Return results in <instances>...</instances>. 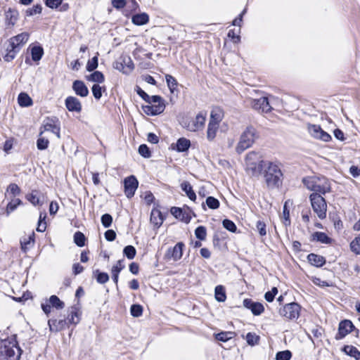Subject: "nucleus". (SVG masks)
Returning <instances> with one entry per match:
<instances>
[{"label":"nucleus","instance_id":"obj_1","mask_svg":"<svg viewBox=\"0 0 360 360\" xmlns=\"http://www.w3.org/2000/svg\"><path fill=\"white\" fill-rule=\"evenodd\" d=\"M264 177L266 186L269 188L279 187L282 183L283 173L278 163L268 161L264 167Z\"/></svg>","mask_w":360,"mask_h":360},{"label":"nucleus","instance_id":"obj_2","mask_svg":"<svg viewBox=\"0 0 360 360\" xmlns=\"http://www.w3.org/2000/svg\"><path fill=\"white\" fill-rule=\"evenodd\" d=\"M268 161H264L262 156L256 152H250L245 158V167L247 172L253 176H258L266 167Z\"/></svg>","mask_w":360,"mask_h":360},{"label":"nucleus","instance_id":"obj_3","mask_svg":"<svg viewBox=\"0 0 360 360\" xmlns=\"http://www.w3.org/2000/svg\"><path fill=\"white\" fill-rule=\"evenodd\" d=\"M302 182L309 190L322 196L331 189L330 181L324 176H307L303 179Z\"/></svg>","mask_w":360,"mask_h":360},{"label":"nucleus","instance_id":"obj_4","mask_svg":"<svg viewBox=\"0 0 360 360\" xmlns=\"http://www.w3.org/2000/svg\"><path fill=\"white\" fill-rule=\"evenodd\" d=\"M21 349L17 343L9 340H0V360H19Z\"/></svg>","mask_w":360,"mask_h":360},{"label":"nucleus","instance_id":"obj_5","mask_svg":"<svg viewBox=\"0 0 360 360\" xmlns=\"http://www.w3.org/2000/svg\"><path fill=\"white\" fill-rule=\"evenodd\" d=\"M207 113L199 112L195 117L184 118L181 122L184 128L191 132H196L204 129Z\"/></svg>","mask_w":360,"mask_h":360},{"label":"nucleus","instance_id":"obj_6","mask_svg":"<svg viewBox=\"0 0 360 360\" xmlns=\"http://www.w3.org/2000/svg\"><path fill=\"white\" fill-rule=\"evenodd\" d=\"M257 138V131L253 127H248L241 134L240 140L236 148L238 153H242L243 151L252 146Z\"/></svg>","mask_w":360,"mask_h":360},{"label":"nucleus","instance_id":"obj_7","mask_svg":"<svg viewBox=\"0 0 360 360\" xmlns=\"http://www.w3.org/2000/svg\"><path fill=\"white\" fill-rule=\"evenodd\" d=\"M313 211L316 214L318 217L323 219L326 217L327 204L324 198L318 193H312L309 195Z\"/></svg>","mask_w":360,"mask_h":360},{"label":"nucleus","instance_id":"obj_8","mask_svg":"<svg viewBox=\"0 0 360 360\" xmlns=\"http://www.w3.org/2000/svg\"><path fill=\"white\" fill-rule=\"evenodd\" d=\"M160 100L156 102L148 103V105L143 106V112L148 115H157L162 113L165 109L164 100L159 96Z\"/></svg>","mask_w":360,"mask_h":360},{"label":"nucleus","instance_id":"obj_9","mask_svg":"<svg viewBox=\"0 0 360 360\" xmlns=\"http://www.w3.org/2000/svg\"><path fill=\"white\" fill-rule=\"evenodd\" d=\"M300 306L296 302L287 304L279 311L281 316L291 320L297 319L300 316Z\"/></svg>","mask_w":360,"mask_h":360},{"label":"nucleus","instance_id":"obj_10","mask_svg":"<svg viewBox=\"0 0 360 360\" xmlns=\"http://www.w3.org/2000/svg\"><path fill=\"white\" fill-rule=\"evenodd\" d=\"M19 51L18 47H15L14 45L8 40L4 44L3 48L0 51V56L4 61L11 62L15 58Z\"/></svg>","mask_w":360,"mask_h":360},{"label":"nucleus","instance_id":"obj_11","mask_svg":"<svg viewBox=\"0 0 360 360\" xmlns=\"http://www.w3.org/2000/svg\"><path fill=\"white\" fill-rule=\"evenodd\" d=\"M58 120L56 118L47 117L44 120L42 126L40 127L41 135L46 131H51L56 134L59 139L60 137V128L57 124Z\"/></svg>","mask_w":360,"mask_h":360},{"label":"nucleus","instance_id":"obj_12","mask_svg":"<svg viewBox=\"0 0 360 360\" xmlns=\"http://www.w3.org/2000/svg\"><path fill=\"white\" fill-rule=\"evenodd\" d=\"M124 193L128 198L134 196L139 185V182L134 176L127 177L124 181Z\"/></svg>","mask_w":360,"mask_h":360},{"label":"nucleus","instance_id":"obj_13","mask_svg":"<svg viewBox=\"0 0 360 360\" xmlns=\"http://www.w3.org/2000/svg\"><path fill=\"white\" fill-rule=\"evenodd\" d=\"M355 327L351 321L346 319L340 321L338 326V332L335 335V339L339 340L344 338Z\"/></svg>","mask_w":360,"mask_h":360},{"label":"nucleus","instance_id":"obj_14","mask_svg":"<svg viewBox=\"0 0 360 360\" xmlns=\"http://www.w3.org/2000/svg\"><path fill=\"white\" fill-rule=\"evenodd\" d=\"M184 248V244L182 242L177 243L174 248L167 250L165 257L174 262L179 260L182 257Z\"/></svg>","mask_w":360,"mask_h":360},{"label":"nucleus","instance_id":"obj_15","mask_svg":"<svg viewBox=\"0 0 360 360\" xmlns=\"http://www.w3.org/2000/svg\"><path fill=\"white\" fill-rule=\"evenodd\" d=\"M250 104L254 109L261 111L262 112H268L271 110L267 97L264 96L258 99H252Z\"/></svg>","mask_w":360,"mask_h":360},{"label":"nucleus","instance_id":"obj_16","mask_svg":"<svg viewBox=\"0 0 360 360\" xmlns=\"http://www.w3.org/2000/svg\"><path fill=\"white\" fill-rule=\"evenodd\" d=\"M65 105L68 111L79 113L82 110L80 101L75 96H68L65 100Z\"/></svg>","mask_w":360,"mask_h":360},{"label":"nucleus","instance_id":"obj_17","mask_svg":"<svg viewBox=\"0 0 360 360\" xmlns=\"http://www.w3.org/2000/svg\"><path fill=\"white\" fill-rule=\"evenodd\" d=\"M243 306L250 309L255 316H259L264 311V307L262 303L254 302L250 299H245Z\"/></svg>","mask_w":360,"mask_h":360},{"label":"nucleus","instance_id":"obj_18","mask_svg":"<svg viewBox=\"0 0 360 360\" xmlns=\"http://www.w3.org/2000/svg\"><path fill=\"white\" fill-rule=\"evenodd\" d=\"M29 34L27 32H22L15 37H13L8 39V41L18 47V50L20 51L22 46L29 39Z\"/></svg>","mask_w":360,"mask_h":360},{"label":"nucleus","instance_id":"obj_19","mask_svg":"<svg viewBox=\"0 0 360 360\" xmlns=\"http://www.w3.org/2000/svg\"><path fill=\"white\" fill-rule=\"evenodd\" d=\"M72 89L75 93L81 97H86L89 94V89L84 82L75 80L72 84Z\"/></svg>","mask_w":360,"mask_h":360},{"label":"nucleus","instance_id":"obj_20","mask_svg":"<svg viewBox=\"0 0 360 360\" xmlns=\"http://www.w3.org/2000/svg\"><path fill=\"white\" fill-rule=\"evenodd\" d=\"M48 325L50 330L53 332L60 331L68 326V321L65 319H49Z\"/></svg>","mask_w":360,"mask_h":360},{"label":"nucleus","instance_id":"obj_21","mask_svg":"<svg viewBox=\"0 0 360 360\" xmlns=\"http://www.w3.org/2000/svg\"><path fill=\"white\" fill-rule=\"evenodd\" d=\"M6 23L8 26H14L18 20V12L17 10L9 8L5 13Z\"/></svg>","mask_w":360,"mask_h":360},{"label":"nucleus","instance_id":"obj_22","mask_svg":"<svg viewBox=\"0 0 360 360\" xmlns=\"http://www.w3.org/2000/svg\"><path fill=\"white\" fill-rule=\"evenodd\" d=\"M150 222L156 228H159L163 222V217L161 212L158 209H153L150 214Z\"/></svg>","mask_w":360,"mask_h":360},{"label":"nucleus","instance_id":"obj_23","mask_svg":"<svg viewBox=\"0 0 360 360\" xmlns=\"http://www.w3.org/2000/svg\"><path fill=\"white\" fill-rule=\"evenodd\" d=\"M223 117L224 112L222 109L219 107H215L211 111L210 122L219 124Z\"/></svg>","mask_w":360,"mask_h":360},{"label":"nucleus","instance_id":"obj_24","mask_svg":"<svg viewBox=\"0 0 360 360\" xmlns=\"http://www.w3.org/2000/svg\"><path fill=\"white\" fill-rule=\"evenodd\" d=\"M68 320V325L69 324H74L76 325L79 322V309L75 307H71V309L70 311V314L68 316L67 318Z\"/></svg>","mask_w":360,"mask_h":360},{"label":"nucleus","instance_id":"obj_25","mask_svg":"<svg viewBox=\"0 0 360 360\" xmlns=\"http://www.w3.org/2000/svg\"><path fill=\"white\" fill-rule=\"evenodd\" d=\"M307 259L311 264L317 267L322 266L326 262L323 257L313 253L309 254Z\"/></svg>","mask_w":360,"mask_h":360},{"label":"nucleus","instance_id":"obj_26","mask_svg":"<svg viewBox=\"0 0 360 360\" xmlns=\"http://www.w3.org/2000/svg\"><path fill=\"white\" fill-rule=\"evenodd\" d=\"M191 146V141L186 138H180L176 143V150L178 152H186Z\"/></svg>","mask_w":360,"mask_h":360},{"label":"nucleus","instance_id":"obj_27","mask_svg":"<svg viewBox=\"0 0 360 360\" xmlns=\"http://www.w3.org/2000/svg\"><path fill=\"white\" fill-rule=\"evenodd\" d=\"M136 91L137 94L141 97L146 103L156 102L160 100L159 96H149L141 87L136 86Z\"/></svg>","mask_w":360,"mask_h":360},{"label":"nucleus","instance_id":"obj_28","mask_svg":"<svg viewBox=\"0 0 360 360\" xmlns=\"http://www.w3.org/2000/svg\"><path fill=\"white\" fill-rule=\"evenodd\" d=\"M311 240L313 241L320 242L324 244H329L331 243V238H330L325 233L323 232H315L311 235Z\"/></svg>","mask_w":360,"mask_h":360},{"label":"nucleus","instance_id":"obj_29","mask_svg":"<svg viewBox=\"0 0 360 360\" xmlns=\"http://www.w3.org/2000/svg\"><path fill=\"white\" fill-rule=\"evenodd\" d=\"M219 124H218L209 122L207 129V139L208 141H212L214 139L219 129Z\"/></svg>","mask_w":360,"mask_h":360},{"label":"nucleus","instance_id":"obj_30","mask_svg":"<svg viewBox=\"0 0 360 360\" xmlns=\"http://www.w3.org/2000/svg\"><path fill=\"white\" fill-rule=\"evenodd\" d=\"M132 22L136 25H143L146 24L149 20V17L146 13L134 15L132 17Z\"/></svg>","mask_w":360,"mask_h":360},{"label":"nucleus","instance_id":"obj_31","mask_svg":"<svg viewBox=\"0 0 360 360\" xmlns=\"http://www.w3.org/2000/svg\"><path fill=\"white\" fill-rule=\"evenodd\" d=\"M181 189L186 193V195L190 200L195 201L196 199V195L193 190V188L189 182L184 181L181 185Z\"/></svg>","mask_w":360,"mask_h":360},{"label":"nucleus","instance_id":"obj_32","mask_svg":"<svg viewBox=\"0 0 360 360\" xmlns=\"http://www.w3.org/2000/svg\"><path fill=\"white\" fill-rule=\"evenodd\" d=\"M18 102L21 107H29L32 105V98L25 93H20L18 95Z\"/></svg>","mask_w":360,"mask_h":360},{"label":"nucleus","instance_id":"obj_33","mask_svg":"<svg viewBox=\"0 0 360 360\" xmlns=\"http://www.w3.org/2000/svg\"><path fill=\"white\" fill-rule=\"evenodd\" d=\"M34 233L27 237L23 238L20 240L21 248L24 252H26L34 244Z\"/></svg>","mask_w":360,"mask_h":360},{"label":"nucleus","instance_id":"obj_34","mask_svg":"<svg viewBox=\"0 0 360 360\" xmlns=\"http://www.w3.org/2000/svg\"><path fill=\"white\" fill-rule=\"evenodd\" d=\"M93 274L98 283L104 284L109 281L108 274L105 272H101L98 269L94 271Z\"/></svg>","mask_w":360,"mask_h":360},{"label":"nucleus","instance_id":"obj_35","mask_svg":"<svg viewBox=\"0 0 360 360\" xmlns=\"http://www.w3.org/2000/svg\"><path fill=\"white\" fill-rule=\"evenodd\" d=\"M31 54H32V59L34 61H39L41 58V57L44 54V50H43L42 47H41L39 46H35L32 48Z\"/></svg>","mask_w":360,"mask_h":360},{"label":"nucleus","instance_id":"obj_36","mask_svg":"<svg viewBox=\"0 0 360 360\" xmlns=\"http://www.w3.org/2000/svg\"><path fill=\"white\" fill-rule=\"evenodd\" d=\"M26 199L34 206L41 204L39 193L37 191H32L31 193L27 194Z\"/></svg>","mask_w":360,"mask_h":360},{"label":"nucleus","instance_id":"obj_37","mask_svg":"<svg viewBox=\"0 0 360 360\" xmlns=\"http://www.w3.org/2000/svg\"><path fill=\"white\" fill-rule=\"evenodd\" d=\"M22 204V201L19 198H12L6 206V214L8 216L13 212L18 205Z\"/></svg>","mask_w":360,"mask_h":360},{"label":"nucleus","instance_id":"obj_38","mask_svg":"<svg viewBox=\"0 0 360 360\" xmlns=\"http://www.w3.org/2000/svg\"><path fill=\"white\" fill-rule=\"evenodd\" d=\"M49 144V141L48 138L43 136L41 135V132H39V138L37 141V147L39 150H43L48 148Z\"/></svg>","mask_w":360,"mask_h":360},{"label":"nucleus","instance_id":"obj_39","mask_svg":"<svg viewBox=\"0 0 360 360\" xmlns=\"http://www.w3.org/2000/svg\"><path fill=\"white\" fill-rule=\"evenodd\" d=\"M215 298L218 302H224L226 300V292L222 285H217L215 288Z\"/></svg>","mask_w":360,"mask_h":360},{"label":"nucleus","instance_id":"obj_40","mask_svg":"<svg viewBox=\"0 0 360 360\" xmlns=\"http://www.w3.org/2000/svg\"><path fill=\"white\" fill-rule=\"evenodd\" d=\"M308 131L312 136L319 139L323 130L319 125L309 124L308 126Z\"/></svg>","mask_w":360,"mask_h":360},{"label":"nucleus","instance_id":"obj_41","mask_svg":"<svg viewBox=\"0 0 360 360\" xmlns=\"http://www.w3.org/2000/svg\"><path fill=\"white\" fill-rule=\"evenodd\" d=\"M51 307L57 309H61L65 307V304L56 295H51L48 300Z\"/></svg>","mask_w":360,"mask_h":360},{"label":"nucleus","instance_id":"obj_42","mask_svg":"<svg viewBox=\"0 0 360 360\" xmlns=\"http://www.w3.org/2000/svg\"><path fill=\"white\" fill-rule=\"evenodd\" d=\"M6 192L11 195V198H15V197L20 193V188L15 184H11L8 185Z\"/></svg>","mask_w":360,"mask_h":360},{"label":"nucleus","instance_id":"obj_43","mask_svg":"<svg viewBox=\"0 0 360 360\" xmlns=\"http://www.w3.org/2000/svg\"><path fill=\"white\" fill-rule=\"evenodd\" d=\"M87 79L94 82L102 83L104 82L105 78L102 72L95 71L87 77Z\"/></svg>","mask_w":360,"mask_h":360},{"label":"nucleus","instance_id":"obj_44","mask_svg":"<svg viewBox=\"0 0 360 360\" xmlns=\"http://www.w3.org/2000/svg\"><path fill=\"white\" fill-rule=\"evenodd\" d=\"M165 79L171 93H174L177 86V82L176 79L170 75H166Z\"/></svg>","mask_w":360,"mask_h":360},{"label":"nucleus","instance_id":"obj_45","mask_svg":"<svg viewBox=\"0 0 360 360\" xmlns=\"http://www.w3.org/2000/svg\"><path fill=\"white\" fill-rule=\"evenodd\" d=\"M86 238L84 235L80 232L77 231L74 234V242L79 247H83L85 245Z\"/></svg>","mask_w":360,"mask_h":360},{"label":"nucleus","instance_id":"obj_46","mask_svg":"<svg viewBox=\"0 0 360 360\" xmlns=\"http://www.w3.org/2000/svg\"><path fill=\"white\" fill-rule=\"evenodd\" d=\"M350 248L353 252L360 255V233L351 242Z\"/></svg>","mask_w":360,"mask_h":360},{"label":"nucleus","instance_id":"obj_47","mask_svg":"<svg viewBox=\"0 0 360 360\" xmlns=\"http://www.w3.org/2000/svg\"><path fill=\"white\" fill-rule=\"evenodd\" d=\"M234 333L233 332H221L216 334L215 338L217 340L226 342L233 338Z\"/></svg>","mask_w":360,"mask_h":360},{"label":"nucleus","instance_id":"obj_48","mask_svg":"<svg viewBox=\"0 0 360 360\" xmlns=\"http://www.w3.org/2000/svg\"><path fill=\"white\" fill-rule=\"evenodd\" d=\"M205 203L209 208L212 210L217 209L219 207V201L212 196L207 197Z\"/></svg>","mask_w":360,"mask_h":360},{"label":"nucleus","instance_id":"obj_49","mask_svg":"<svg viewBox=\"0 0 360 360\" xmlns=\"http://www.w3.org/2000/svg\"><path fill=\"white\" fill-rule=\"evenodd\" d=\"M195 235L196 238L200 240H205L207 236L206 228L202 226L197 227L196 229L195 230Z\"/></svg>","mask_w":360,"mask_h":360},{"label":"nucleus","instance_id":"obj_50","mask_svg":"<svg viewBox=\"0 0 360 360\" xmlns=\"http://www.w3.org/2000/svg\"><path fill=\"white\" fill-rule=\"evenodd\" d=\"M124 255L129 259H132L134 258L136 251L134 246L127 245L124 248Z\"/></svg>","mask_w":360,"mask_h":360},{"label":"nucleus","instance_id":"obj_51","mask_svg":"<svg viewBox=\"0 0 360 360\" xmlns=\"http://www.w3.org/2000/svg\"><path fill=\"white\" fill-rule=\"evenodd\" d=\"M281 219H283V223L285 226H289L290 224V212L287 208V202H285L283 206Z\"/></svg>","mask_w":360,"mask_h":360},{"label":"nucleus","instance_id":"obj_52","mask_svg":"<svg viewBox=\"0 0 360 360\" xmlns=\"http://www.w3.org/2000/svg\"><path fill=\"white\" fill-rule=\"evenodd\" d=\"M130 312L132 316L139 317L142 315L143 307L140 304H132L130 309Z\"/></svg>","mask_w":360,"mask_h":360},{"label":"nucleus","instance_id":"obj_53","mask_svg":"<svg viewBox=\"0 0 360 360\" xmlns=\"http://www.w3.org/2000/svg\"><path fill=\"white\" fill-rule=\"evenodd\" d=\"M292 357V353L289 350H285L277 352L276 360H290Z\"/></svg>","mask_w":360,"mask_h":360},{"label":"nucleus","instance_id":"obj_54","mask_svg":"<svg viewBox=\"0 0 360 360\" xmlns=\"http://www.w3.org/2000/svg\"><path fill=\"white\" fill-rule=\"evenodd\" d=\"M259 338L258 335H257L255 333H248L246 335V340L248 345L254 346L257 344H258Z\"/></svg>","mask_w":360,"mask_h":360},{"label":"nucleus","instance_id":"obj_55","mask_svg":"<svg viewBox=\"0 0 360 360\" xmlns=\"http://www.w3.org/2000/svg\"><path fill=\"white\" fill-rule=\"evenodd\" d=\"M41 6L40 4L34 5L32 8H28L26 10V15L32 16L36 14H39L41 13Z\"/></svg>","mask_w":360,"mask_h":360},{"label":"nucleus","instance_id":"obj_56","mask_svg":"<svg viewBox=\"0 0 360 360\" xmlns=\"http://www.w3.org/2000/svg\"><path fill=\"white\" fill-rule=\"evenodd\" d=\"M98 67V56H96L89 60L86 64V70L89 72L94 71Z\"/></svg>","mask_w":360,"mask_h":360},{"label":"nucleus","instance_id":"obj_57","mask_svg":"<svg viewBox=\"0 0 360 360\" xmlns=\"http://www.w3.org/2000/svg\"><path fill=\"white\" fill-rule=\"evenodd\" d=\"M223 226L231 232H236V224L229 219H224L222 221Z\"/></svg>","mask_w":360,"mask_h":360},{"label":"nucleus","instance_id":"obj_58","mask_svg":"<svg viewBox=\"0 0 360 360\" xmlns=\"http://www.w3.org/2000/svg\"><path fill=\"white\" fill-rule=\"evenodd\" d=\"M343 351L348 355L355 358L359 352L355 347L352 345H346L343 348Z\"/></svg>","mask_w":360,"mask_h":360},{"label":"nucleus","instance_id":"obj_59","mask_svg":"<svg viewBox=\"0 0 360 360\" xmlns=\"http://www.w3.org/2000/svg\"><path fill=\"white\" fill-rule=\"evenodd\" d=\"M122 59L124 66H125V69L129 71V73H130L134 68L131 59L129 57H122Z\"/></svg>","mask_w":360,"mask_h":360},{"label":"nucleus","instance_id":"obj_60","mask_svg":"<svg viewBox=\"0 0 360 360\" xmlns=\"http://www.w3.org/2000/svg\"><path fill=\"white\" fill-rule=\"evenodd\" d=\"M277 293H278L277 288L273 287L271 290L268 291L265 293L264 298L267 302H271L274 300V299Z\"/></svg>","mask_w":360,"mask_h":360},{"label":"nucleus","instance_id":"obj_61","mask_svg":"<svg viewBox=\"0 0 360 360\" xmlns=\"http://www.w3.org/2000/svg\"><path fill=\"white\" fill-rule=\"evenodd\" d=\"M112 222V217L109 214H104L101 217V223L103 226L105 228L110 227Z\"/></svg>","mask_w":360,"mask_h":360},{"label":"nucleus","instance_id":"obj_62","mask_svg":"<svg viewBox=\"0 0 360 360\" xmlns=\"http://www.w3.org/2000/svg\"><path fill=\"white\" fill-rule=\"evenodd\" d=\"M92 94L94 98L97 100L100 99L102 96V87L98 84H94L91 88Z\"/></svg>","mask_w":360,"mask_h":360},{"label":"nucleus","instance_id":"obj_63","mask_svg":"<svg viewBox=\"0 0 360 360\" xmlns=\"http://www.w3.org/2000/svg\"><path fill=\"white\" fill-rule=\"evenodd\" d=\"M124 268L123 260H118L117 263L112 267L111 273L118 274Z\"/></svg>","mask_w":360,"mask_h":360},{"label":"nucleus","instance_id":"obj_64","mask_svg":"<svg viewBox=\"0 0 360 360\" xmlns=\"http://www.w3.org/2000/svg\"><path fill=\"white\" fill-rule=\"evenodd\" d=\"M257 229L261 236H266V224L262 221L259 220L256 224Z\"/></svg>","mask_w":360,"mask_h":360}]
</instances>
